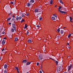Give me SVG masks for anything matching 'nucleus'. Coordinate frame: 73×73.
<instances>
[{"mask_svg":"<svg viewBox=\"0 0 73 73\" xmlns=\"http://www.w3.org/2000/svg\"><path fill=\"white\" fill-rule=\"evenodd\" d=\"M29 13H27V16H29Z\"/></svg>","mask_w":73,"mask_h":73,"instance_id":"nucleus-39","label":"nucleus"},{"mask_svg":"<svg viewBox=\"0 0 73 73\" xmlns=\"http://www.w3.org/2000/svg\"><path fill=\"white\" fill-rule=\"evenodd\" d=\"M31 62H27L26 63V65H30V64H31Z\"/></svg>","mask_w":73,"mask_h":73,"instance_id":"nucleus-9","label":"nucleus"},{"mask_svg":"<svg viewBox=\"0 0 73 73\" xmlns=\"http://www.w3.org/2000/svg\"><path fill=\"white\" fill-rule=\"evenodd\" d=\"M71 67L73 68V64L71 65Z\"/></svg>","mask_w":73,"mask_h":73,"instance_id":"nucleus-43","label":"nucleus"},{"mask_svg":"<svg viewBox=\"0 0 73 73\" xmlns=\"http://www.w3.org/2000/svg\"><path fill=\"white\" fill-rule=\"evenodd\" d=\"M41 20H42V17H40V18H39V20H40V21H41Z\"/></svg>","mask_w":73,"mask_h":73,"instance_id":"nucleus-37","label":"nucleus"},{"mask_svg":"<svg viewBox=\"0 0 73 73\" xmlns=\"http://www.w3.org/2000/svg\"><path fill=\"white\" fill-rule=\"evenodd\" d=\"M3 50H4V48H3L2 50V51H3Z\"/></svg>","mask_w":73,"mask_h":73,"instance_id":"nucleus-45","label":"nucleus"},{"mask_svg":"<svg viewBox=\"0 0 73 73\" xmlns=\"http://www.w3.org/2000/svg\"><path fill=\"white\" fill-rule=\"evenodd\" d=\"M57 7V5H56L55 6V7Z\"/></svg>","mask_w":73,"mask_h":73,"instance_id":"nucleus-58","label":"nucleus"},{"mask_svg":"<svg viewBox=\"0 0 73 73\" xmlns=\"http://www.w3.org/2000/svg\"><path fill=\"white\" fill-rule=\"evenodd\" d=\"M71 68H72V66H71V65H70V66H69L68 67V71H69V70H70V69H71Z\"/></svg>","mask_w":73,"mask_h":73,"instance_id":"nucleus-4","label":"nucleus"},{"mask_svg":"<svg viewBox=\"0 0 73 73\" xmlns=\"http://www.w3.org/2000/svg\"><path fill=\"white\" fill-rule=\"evenodd\" d=\"M36 65H37V66H38V65H39V63H38V62H37Z\"/></svg>","mask_w":73,"mask_h":73,"instance_id":"nucleus-33","label":"nucleus"},{"mask_svg":"<svg viewBox=\"0 0 73 73\" xmlns=\"http://www.w3.org/2000/svg\"><path fill=\"white\" fill-rule=\"evenodd\" d=\"M2 45H4L5 44V40H3L2 41Z\"/></svg>","mask_w":73,"mask_h":73,"instance_id":"nucleus-5","label":"nucleus"},{"mask_svg":"<svg viewBox=\"0 0 73 73\" xmlns=\"http://www.w3.org/2000/svg\"><path fill=\"white\" fill-rule=\"evenodd\" d=\"M66 27H64V28H65Z\"/></svg>","mask_w":73,"mask_h":73,"instance_id":"nucleus-60","label":"nucleus"},{"mask_svg":"<svg viewBox=\"0 0 73 73\" xmlns=\"http://www.w3.org/2000/svg\"><path fill=\"white\" fill-rule=\"evenodd\" d=\"M67 45H69V43H68L67 44Z\"/></svg>","mask_w":73,"mask_h":73,"instance_id":"nucleus-46","label":"nucleus"},{"mask_svg":"<svg viewBox=\"0 0 73 73\" xmlns=\"http://www.w3.org/2000/svg\"><path fill=\"white\" fill-rule=\"evenodd\" d=\"M4 67L5 69H7V67H8V66L7 65L5 64L4 65Z\"/></svg>","mask_w":73,"mask_h":73,"instance_id":"nucleus-10","label":"nucleus"},{"mask_svg":"<svg viewBox=\"0 0 73 73\" xmlns=\"http://www.w3.org/2000/svg\"><path fill=\"white\" fill-rule=\"evenodd\" d=\"M6 39V37H5V38H4L3 39Z\"/></svg>","mask_w":73,"mask_h":73,"instance_id":"nucleus-55","label":"nucleus"},{"mask_svg":"<svg viewBox=\"0 0 73 73\" xmlns=\"http://www.w3.org/2000/svg\"><path fill=\"white\" fill-rule=\"evenodd\" d=\"M36 27H38V29H39V28H40V27L39 25H36Z\"/></svg>","mask_w":73,"mask_h":73,"instance_id":"nucleus-22","label":"nucleus"},{"mask_svg":"<svg viewBox=\"0 0 73 73\" xmlns=\"http://www.w3.org/2000/svg\"><path fill=\"white\" fill-rule=\"evenodd\" d=\"M22 18V17H19V20H21V19Z\"/></svg>","mask_w":73,"mask_h":73,"instance_id":"nucleus-32","label":"nucleus"},{"mask_svg":"<svg viewBox=\"0 0 73 73\" xmlns=\"http://www.w3.org/2000/svg\"><path fill=\"white\" fill-rule=\"evenodd\" d=\"M57 31L58 32H60V29L59 28L57 30Z\"/></svg>","mask_w":73,"mask_h":73,"instance_id":"nucleus-23","label":"nucleus"},{"mask_svg":"<svg viewBox=\"0 0 73 73\" xmlns=\"http://www.w3.org/2000/svg\"><path fill=\"white\" fill-rule=\"evenodd\" d=\"M59 1H60V3H61V4H64V3L62 2V1H61V0H60Z\"/></svg>","mask_w":73,"mask_h":73,"instance_id":"nucleus-19","label":"nucleus"},{"mask_svg":"<svg viewBox=\"0 0 73 73\" xmlns=\"http://www.w3.org/2000/svg\"><path fill=\"white\" fill-rule=\"evenodd\" d=\"M27 5H28V7H29V6H30V5H31V4H30V3H27Z\"/></svg>","mask_w":73,"mask_h":73,"instance_id":"nucleus-25","label":"nucleus"},{"mask_svg":"<svg viewBox=\"0 0 73 73\" xmlns=\"http://www.w3.org/2000/svg\"><path fill=\"white\" fill-rule=\"evenodd\" d=\"M70 46H68V48H70Z\"/></svg>","mask_w":73,"mask_h":73,"instance_id":"nucleus-56","label":"nucleus"},{"mask_svg":"<svg viewBox=\"0 0 73 73\" xmlns=\"http://www.w3.org/2000/svg\"><path fill=\"white\" fill-rule=\"evenodd\" d=\"M22 17H24L25 16V15H24L23 14H22Z\"/></svg>","mask_w":73,"mask_h":73,"instance_id":"nucleus-38","label":"nucleus"},{"mask_svg":"<svg viewBox=\"0 0 73 73\" xmlns=\"http://www.w3.org/2000/svg\"><path fill=\"white\" fill-rule=\"evenodd\" d=\"M60 43L59 42H56V43L57 44H59Z\"/></svg>","mask_w":73,"mask_h":73,"instance_id":"nucleus-44","label":"nucleus"},{"mask_svg":"<svg viewBox=\"0 0 73 73\" xmlns=\"http://www.w3.org/2000/svg\"><path fill=\"white\" fill-rule=\"evenodd\" d=\"M40 69H41V68H42V67L40 66Z\"/></svg>","mask_w":73,"mask_h":73,"instance_id":"nucleus-59","label":"nucleus"},{"mask_svg":"<svg viewBox=\"0 0 73 73\" xmlns=\"http://www.w3.org/2000/svg\"><path fill=\"white\" fill-rule=\"evenodd\" d=\"M56 63V65H58V61H57L56 60H55Z\"/></svg>","mask_w":73,"mask_h":73,"instance_id":"nucleus-21","label":"nucleus"},{"mask_svg":"<svg viewBox=\"0 0 73 73\" xmlns=\"http://www.w3.org/2000/svg\"><path fill=\"white\" fill-rule=\"evenodd\" d=\"M5 33V32H3L2 33V34H3V35H4V34Z\"/></svg>","mask_w":73,"mask_h":73,"instance_id":"nucleus-48","label":"nucleus"},{"mask_svg":"<svg viewBox=\"0 0 73 73\" xmlns=\"http://www.w3.org/2000/svg\"><path fill=\"white\" fill-rule=\"evenodd\" d=\"M19 70H17V72H18V73H20V72H19Z\"/></svg>","mask_w":73,"mask_h":73,"instance_id":"nucleus-41","label":"nucleus"},{"mask_svg":"<svg viewBox=\"0 0 73 73\" xmlns=\"http://www.w3.org/2000/svg\"><path fill=\"white\" fill-rule=\"evenodd\" d=\"M11 4H13V2H11Z\"/></svg>","mask_w":73,"mask_h":73,"instance_id":"nucleus-40","label":"nucleus"},{"mask_svg":"<svg viewBox=\"0 0 73 73\" xmlns=\"http://www.w3.org/2000/svg\"><path fill=\"white\" fill-rule=\"evenodd\" d=\"M61 38L60 37V36H58V38Z\"/></svg>","mask_w":73,"mask_h":73,"instance_id":"nucleus-52","label":"nucleus"},{"mask_svg":"<svg viewBox=\"0 0 73 73\" xmlns=\"http://www.w3.org/2000/svg\"><path fill=\"white\" fill-rule=\"evenodd\" d=\"M11 18H9L7 19V20L8 21H10V20H11Z\"/></svg>","mask_w":73,"mask_h":73,"instance_id":"nucleus-26","label":"nucleus"},{"mask_svg":"<svg viewBox=\"0 0 73 73\" xmlns=\"http://www.w3.org/2000/svg\"><path fill=\"white\" fill-rule=\"evenodd\" d=\"M28 42H29V43H31V42H32V41L31 40H28Z\"/></svg>","mask_w":73,"mask_h":73,"instance_id":"nucleus-18","label":"nucleus"},{"mask_svg":"<svg viewBox=\"0 0 73 73\" xmlns=\"http://www.w3.org/2000/svg\"><path fill=\"white\" fill-rule=\"evenodd\" d=\"M38 58L40 60H41H41H42V56L41 55H39Z\"/></svg>","mask_w":73,"mask_h":73,"instance_id":"nucleus-3","label":"nucleus"},{"mask_svg":"<svg viewBox=\"0 0 73 73\" xmlns=\"http://www.w3.org/2000/svg\"><path fill=\"white\" fill-rule=\"evenodd\" d=\"M29 48L30 49H31V47H30V48Z\"/></svg>","mask_w":73,"mask_h":73,"instance_id":"nucleus-57","label":"nucleus"},{"mask_svg":"<svg viewBox=\"0 0 73 73\" xmlns=\"http://www.w3.org/2000/svg\"><path fill=\"white\" fill-rule=\"evenodd\" d=\"M70 21L72 22V18L71 17H70Z\"/></svg>","mask_w":73,"mask_h":73,"instance_id":"nucleus-20","label":"nucleus"},{"mask_svg":"<svg viewBox=\"0 0 73 73\" xmlns=\"http://www.w3.org/2000/svg\"><path fill=\"white\" fill-rule=\"evenodd\" d=\"M24 21H25V20H24V19H22V20L21 21V23H22L23 22H24Z\"/></svg>","mask_w":73,"mask_h":73,"instance_id":"nucleus-16","label":"nucleus"},{"mask_svg":"<svg viewBox=\"0 0 73 73\" xmlns=\"http://www.w3.org/2000/svg\"><path fill=\"white\" fill-rule=\"evenodd\" d=\"M9 15H12V13H10V14H9Z\"/></svg>","mask_w":73,"mask_h":73,"instance_id":"nucleus-49","label":"nucleus"},{"mask_svg":"<svg viewBox=\"0 0 73 73\" xmlns=\"http://www.w3.org/2000/svg\"><path fill=\"white\" fill-rule=\"evenodd\" d=\"M60 33L61 34H63L64 33V32H63V31L62 30H61V31H60Z\"/></svg>","mask_w":73,"mask_h":73,"instance_id":"nucleus-27","label":"nucleus"},{"mask_svg":"<svg viewBox=\"0 0 73 73\" xmlns=\"http://www.w3.org/2000/svg\"><path fill=\"white\" fill-rule=\"evenodd\" d=\"M58 11H59V12H60V13H63V14L64 13V14H66V12H65L64 11H61L59 9Z\"/></svg>","mask_w":73,"mask_h":73,"instance_id":"nucleus-2","label":"nucleus"},{"mask_svg":"<svg viewBox=\"0 0 73 73\" xmlns=\"http://www.w3.org/2000/svg\"><path fill=\"white\" fill-rule=\"evenodd\" d=\"M27 62V60H23V63H24V64H25V63H26Z\"/></svg>","mask_w":73,"mask_h":73,"instance_id":"nucleus-8","label":"nucleus"},{"mask_svg":"<svg viewBox=\"0 0 73 73\" xmlns=\"http://www.w3.org/2000/svg\"><path fill=\"white\" fill-rule=\"evenodd\" d=\"M13 27L15 31H16V25L14 24H12Z\"/></svg>","mask_w":73,"mask_h":73,"instance_id":"nucleus-1","label":"nucleus"},{"mask_svg":"<svg viewBox=\"0 0 73 73\" xmlns=\"http://www.w3.org/2000/svg\"><path fill=\"white\" fill-rule=\"evenodd\" d=\"M11 31L13 33L14 32V29H11Z\"/></svg>","mask_w":73,"mask_h":73,"instance_id":"nucleus-30","label":"nucleus"},{"mask_svg":"<svg viewBox=\"0 0 73 73\" xmlns=\"http://www.w3.org/2000/svg\"><path fill=\"white\" fill-rule=\"evenodd\" d=\"M18 40V38L17 37H15V41H17Z\"/></svg>","mask_w":73,"mask_h":73,"instance_id":"nucleus-13","label":"nucleus"},{"mask_svg":"<svg viewBox=\"0 0 73 73\" xmlns=\"http://www.w3.org/2000/svg\"><path fill=\"white\" fill-rule=\"evenodd\" d=\"M9 25H11V23H9Z\"/></svg>","mask_w":73,"mask_h":73,"instance_id":"nucleus-50","label":"nucleus"},{"mask_svg":"<svg viewBox=\"0 0 73 73\" xmlns=\"http://www.w3.org/2000/svg\"><path fill=\"white\" fill-rule=\"evenodd\" d=\"M37 0V1H38V0Z\"/></svg>","mask_w":73,"mask_h":73,"instance_id":"nucleus-63","label":"nucleus"},{"mask_svg":"<svg viewBox=\"0 0 73 73\" xmlns=\"http://www.w3.org/2000/svg\"><path fill=\"white\" fill-rule=\"evenodd\" d=\"M29 31H27L26 34L27 35H29Z\"/></svg>","mask_w":73,"mask_h":73,"instance_id":"nucleus-24","label":"nucleus"},{"mask_svg":"<svg viewBox=\"0 0 73 73\" xmlns=\"http://www.w3.org/2000/svg\"><path fill=\"white\" fill-rule=\"evenodd\" d=\"M38 11H39V9H36L35 10V13L38 12Z\"/></svg>","mask_w":73,"mask_h":73,"instance_id":"nucleus-6","label":"nucleus"},{"mask_svg":"<svg viewBox=\"0 0 73 73\" xmlns=\"http://www.w3.org/2000/svg\"><path fill=\"white\" fill-rule=\"evenodd\" d=\"M15 69H16L17 70H19V68H17V67H15Z\"/></svg>","mask_w":73,"mask_h":73,"instance_id":"nucleus-35","label":"nucleus"},{"mask_svg":"<svg viewBox=\"0 0 73 73\" xmlns=\"http://www.w3.org/2000/svg\"><path fill=\"white\" fill-rule=\"evenodd\" d=\"M15 17V15H13V17L14 18V17Z\"/></svg>","mask_w":73,"mask_h":73,"instance_id":"nucleus-51","label":"nucleus"},{"mask_svg":"<svg viewBox=\"0 0 73 73\" xmlns=\"http://www.w3.org/2000/svg\"><path fill=\"white\" fill-rule=\"evenodd\" d=\"M39 14H41V13H39Z\"/></svg>","mask_w":73,"mask_h":73,"instance_id":"nucleus-62","label":"nucleus"},{"mask_svg":"<svg viewBox=\"0 0 73 73\" xmlns=\"http://www.w3.org/2000/svg\"><path fill=\"white\" fill-rule=\"evenodd\" d=\"M69 57H70V56H68L69 58Z\"/></svg>","mask_w":73,"mask_h":73,"instance_id":"nucleus-61","label":"nucleus"},{"mask_svg":"<svg viewBox=\"0 0 73 73\" xmlns=\"http://www.w3.org/2000/svg\"><path fill=\"white\" fill-rule=\"evenodd\" d=\"M1 57H0V60H1Z\"/></svg>","mask_w":73,"mask_h":73,"instance_id":"nucleus-54","label":"nucleus"},{"mask_svg":"<svg viewBox=\"0 0 73 73\" xmlns=\"http://www.w3.org/2000/svg\"><path fill=\"white\" fill-rule=\"evenodd\" d=\"M61 68L58 67L57 68V71H60L61 70Z\"/></svg>","mask_w":73,"mask_h":73,"instance_id":"nucleus-7","label":"nucleus"},{"mask_svg":"<svg viewBox=\"0 0 73 73\" xmlns=\"http://www.w3.org/2000/svg\"><path fill=\"white\" fill-rule=\"evenodd\" d=\"M16 20H17V21L18 20H19V17H18V16H17L16 17Z\"/></svg>","mask_w":73,"mask_h":73,"instance_id":"nucleus-11","label":"nucleus"},{"mask_svg":"<svg viewBox=\"0 0 73 73\" xmlns=\"http://www.w3.org/2000/svg\"><path fill=\"white\" fill-rule=\"evenodd\" d=\"M15 18H13V19H12V21H15Z\"/></svg>","mask_w":73,"mask_h":73,"instance_id":"nucleus-34","label":"nucleus"},{"mask_svg":"<svg viewBox=\"0 0 73 73\" xmlns=\"http://www.w3.org/2000/svg\"><path fill=\"white\" fill-rule=\"evenodd\" d=\"M30 3H33L34 2H35V1L34 0H31L30 1Z\"/></svg>","mask_w":73,"mask_h":73,"instance_id":"nucleus-14","label":"nucleus"},{"mask_svg":"<svg viewBox=\"0 0 73 73\" xmlns=\"http://www.w3.org/2000/svg\"><path fill=\"white\" fill-rule=\"evenodd\" d=\"M52 19L53 20H56V18L55 17H52Z\"/></svg>","mask_w":73,"mask_h":73,"instance_id":"nucleus-12","label":"nucleus"},{"mask_svg":"<svg viewBox=\"0 0 73 73\" xmlns=\"http://www.w3.org/2000/svg\"><path fill=\"white\" fill-rule=\"evenodd\" d=\"M4 73H7V72L6 70H5L4 71Z\"/></svg>","mask_w":73,"mask_h":73,"instance_id":"nucleus-36","label":"nucleus"},{"mask_svg":"<svg viewBox=\"0 0 73 73\" xmlns=\"http://www.w3.org/2000/svg\"><path fill=\"white\" fill-rule=\"evenodd\" d=\"M53 16H54V17H57V15H56L54 14Z\"/></svg>","mask_w":73,"mask_h":73,"instance_id":"nucleus-28","label":"nucleus"},{"mask_svg":"<svg viewBox=\"0 0 73 73\" xmlns=\"http://www.w3.org/2000/svg\"><path fill=\"white\" fill-rule=\"evenodd\" d=\"M50 59H51V60H54L55 61V60H54L52 58H50Z\"/></svg>","mask_w":73,"mask_h":73,"instance_id":"nucleus-42","label":"nucleus"},{"mask_svg":"<svg viewBox=\"0 0 73 73\" xmlns=\"http://www.w3.org/2000/svg\"><path fill=\"white\" fill-rule=\"evenodd\" d=\"M62 8V7L61 6H59V8H58V10H60V9H61V8Z\"/></svg>","mask_w":73,"mask_h":73,"instance_id":"nucleus-29","label":"nucleus"},{"mask_svg":"<svg viewBox=\"0 0 73 73\" xmlns=\"http://www.w3.org/2000/svg\"><path fill=\"white\" fill-rule=\"evenodd\" d=\"M39 72L40 73H42V71H40Z\"/></svg>","mask_w":73,"mask_h":73,"instance_id":"nucleus-47","label":"nucleus"},{"mask_svg":"<svg viewBox=\"0 0 73 73\" xmlns=\"http://www.w3.org/2000/svg\"><path fill=\"white\" fill-rule=\"evenodd\" d=\"M53 1L52 0H51L50 1V4H53Z\"/></svg>","mask_w":73,"mask_h":73,"instance_id":"nucleus-15","label":"nucleus"},{"mask_svg":"<svg viewBox=\"0 0 73 73\" xmlns=\"http://www.w3.org/2000/svg\"><path fill=\"white\" fill-rule=\"evenodd\" d=\"M71 35H72L70 34L68 36V37H69V38H70V36H71Z\"/></svg>","mask_w":73,"mask_h":73,"instance_id":"nucleus-31","label":"nucleus"},{"mask_svg":"<svg viewBox=\"0 0 73 73\" xmlns=\"http://www.w3.org/2000/svg\"><path fill=\"white\" fill-rule=\"evenodd\" d=\"M28 27V26H27V25L25 24V26L24 28H26Z\"/></svg>","mask_w":73,"mask_h":73,"instance_id":"nucleus-17","label":"nucleus"},{"mask_svg":"<svg viewBox=\"0 0 73 73\" xmlns=\"http://www.w3.org/2000/svg\"><path fill=\"white\" fill-rule=\"evenodd\" d=\"M58 36H56V38H58Z\"/></svg>","mask_w":73,"mask_h":73,"instance_id":"nucleus-53","label":"nucleus"}]
</instances>
